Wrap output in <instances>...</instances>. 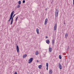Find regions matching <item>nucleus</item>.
<instances>
[{"label":"nucleus","mask_w":74,"mask_h":74,"mask_svg":"<svg viewBox=\"0 0 74 74\" xmlns=\"http://www.w3.org/2000/svg\"><path fill=\"white\" fill-rule=\"evenodd\" d=\"M27 56V54H25L23 56V58H25Z\"/></svg>","instance_id":"nucleus-15"},{"label":"nucleus","mask_w":74,"mask_h":74,"mask_svg":"<svg viewBox=\"0 0 74 74\" xmlns=\"http://www.w3.org/2000/svg\"><path fill=\"white\" fill-rule=\"evenodd\" d=\"M55 16L56 17L58 16V13H55Z\"/></svg>","instance_id":"nucleus-18"},{"label":"nucleus","mask_w":74,"mask_h":74,"mask_svg":"<svg viewBox=\"0 0 74 74\" xmlns=\"http://www.w3.org/2000/svg\"><path fill=\"white\" fill-rule=\"evenodd\" d=\"M19 47H18V45L16 46V51L17 52H19Z\"/></svg>","instance_id":"nucleus-7"},{"label":"nucleus","mask_w":74,"mask_h":74,"mask_svg":"<svg viewBox=\"0 0 74 74\" xmlns=\"http://www.w3.org/2000/svg\"><path fill=\"white\" fill-rule=\"evenodd\" d=\"M18 4H21V1H18Z\"/></svg>","instance_id":"nucleus-20"},{"label":"nucleus","mask_w":74,"mask_h":74,"mask_svg":"<svg viewBox=\"0 0 74 74\" xmlns=\"http://www.w3.org/2000/svg\"><path fill=\"white\" fill-rule=\"evenodd\" d=\"M69 48H70V47L69 46H68V47H67V48L66 49V51H68L69 50Z\"/></svg>","instance_id":"nucleus-23"},{"label":"nucleus","mask_w":74,"mask_h":74,"mask_svg":"<svg viewBox=\"0 0 74 74\" xmlns=\"http://www.w3.org/2000/svg\"><path fill=\"white\" fill-rule=\"evenodd\" d=\"M23 3H25V0H24L23 1Z\"/></svg>","instance_id":"nucleus-24"},{"label":"nucleus","mask_w":74,"mask_h":74,"mask_svg":"<svg viewBox=\"0 0 74 74\" xmlns=\"http://www.w3.org/2000/svg\"><path fill=\"white\" fill-rule=\"evenodd\" d=\"M47 10V8H46V9H45V10Z\"/></svg>","instance_id":"nucleus-30"},{"label":"nucleus","mask_w":74,"mask_h":74,"mask_svg":"<svg viewBox=\"0 0 74 74\" xmlns=\"http://www.w3.org/2000/svg\"><path fill=\"white\" fill-rule=\"evenodd\" d=\"M46 65V66L47 67V70H48V63H47Z\"/></svg>","instance_id":"nucleus-14"},{"label":"nucleus","mask_w":74,"mask_h":74,"mask_svg":"<svg viewBox=\"0 0 74 74\" xmlns=\"http://www.w3.org/2000/svg\"><path fill=\"white\" fill-rule=\"evenodd\" d=\"M33 58H31L29 59V60H28V63H30L31 62L33 61Z\"/></svg>","instance_id":"nucleus-3"},{"label":"nucleus","mask_w":74,"mask_h":74,"mask_svg":"<svg viewBox=\"0 0 74 74\" xmlns=\"http://www.w3.org/2000/svg\"><path fill=\"white\" fill-rule=\"evenodd\" d=\"M18 18V17H17L16 18V20H15L16 21H17V19Z\"/></svg>","instance_id":"nucleus-25"},{"label":"nucleus","mask_w":74,"mask_h":74,"mask_svg":"<svg viewBox=\"0 0 74 74\" xmlns=\"http://www.w3.org/2000/svg\"><path fill=\"white\" fill-rule=\"evenodd\" d=\"M54 43H55V40L53 39L52 40V44H54Z\"/></svg>","instance_id":"nucleus-16"},{"label":"nucleus","mask_w":74,"mask_h":74,"mask_svg":"<svg viewBox=\"0 0 74 74\" xmlns=\"http://www.w3.org/2000/svg\"><path fill=\"white\" fill-rule=\"evenodd\" d=\"M42 67V65H40L38 66V67L39 69H41Z\"/></svg>","instance_id":"nucleus-19"},{"label":"nucleus","mask_w":74,"mask_h":74,"mask_svg":"<svg viewBox=\"0 0 74 74\" xmlns=\"http://www.w3.org/2000/svg\"><path fill=\"white\" fill-rule=\"evenodd\" d=\"M38 62H39V61H38V60H37V62L38 63Z\"/></svg>","instance_id":"nucleus-29"},{"label":"nucleus","mask_w":74,"mask_h":74,"mask_svg":"<svg viewBox=\"0 0 74 74\" xmlns=\"http://www.w3.org/2000/svg\"><path fill=\"white\" fill-rule=\"evenodd\" d=\"M59 58L60 59H62V57H61V56L60 55L59 56Z\"/></svg>","instance_id":"nucleus-21"},{"label":"nucleus","mask_w":74,"mask_h":74,"mask_svg":"<svg viewBox=\"0 0 74 74\" xmlns=\"http://www.w3.org/2000/svg\"><path fill=\"white\" fill-rule=\"evenodd\" d=\"M17 8H20V5H17Z\"/></svg>","instance_id":"nucleus-22"},{"label":"nucleus","mask_w":74,"mask_h":74,"mask_svg":"<svg viewBox=\"0 0 74 74\" xmlns=\"http://www.w3.org/2000/svg\"><path fill=\"white\" fill-rule=\"evenodd\" d=\"M52 72H53V71H52V69H50L49 70V73L50 74H52Z\"/></svg>","instance_id":"nucleus-10"},{"label":"nucleus","mask_w":74,"mask_h":74,"mask_svg":"<svg viewBox=\"0 0 74 74\" xmlns=\"http://www.w3.org/2000/svg\"><path fill=\"white\" fill-rule=\"evenodd\" d=\"M55 13H59V10L58 9H57L56 10Z\"/></svg>","instance_id":"nucleus-12"},{"label":"nucleus","mask_w":74,"mask_h":74,"mask_svg":"<svg viewBox=\"0 0 74 74\" xmlns=\"http://www.w3.org/2000/svg\"><path fill=\"white\" fill-rule=\"evenodd\" d=\"M46 42L47 44H49V42H50V41L49 40H46Z\"/></svg>","instance_id":"nucleus-9"},{"label":"nucleus","mask_w":74,"mask_h":74,"mask_svg":"<svg viewBox=\"0 0 74 74\" xmlns=\"http://www.w3.org/2000/svg\"><path fill=\"white\" fill-rule=\"evenodd\" d=\"M15 14L14 15V16H13V17H12L10 25H12V22H13V19H14V16H15Z\"/></svg>","instance_id":"nucleus-4"},{"label":"nucleus","mask_w":74,"mask_h":74,"mask_svg":"<svg viewBox=\"0 0 74 74\" xmlns=\"http://www.w3.org/2000/svg\"><path fill=\"white\" fill-rule=\"evenodd\" d=\"M64 25H65V23L64 22Z\"/></svg>","instance_id":"nucleus-31"},{"label":"nucleus","mask_w":74,"mask_h":74,"mask_svg":"<svg viewBox=\"0 0 74 74\" xmlns=\"http://www.w3.org/2000/svg\"><path fill=\"white\" fill-rule=\"evenodd\" d=\"M17 72H15V73H14V74H17Z\"/></svg>","instance_id":"nucleus-26"},{"label":"nucleus","mask_w":74,"mask_h":74,"mask_svg":"<svg viewBox=\"0 0 74 74\" xmlns=\"http://www.w3.org/2000/svg\"><path fill=\"white\" fill-rule=\"evenodd\" d=\"M38 52L37 51L35 52V55H38Z\"/></svg>","instance_id":"nucleus-17"},{"label":"nucleus","mask_w":74,"mask_h":74,"mask_svg":"<svg viewBox=\"0 0 74 74\" xmlns=\"http://www.w3.org/2000/svg\"><path fill=\"white\" fill-rule=\"evenodd\" d=\"M49 51L50 52H51L52 51V49L51 48V47H49Z\"/></svg>","instance_id":"nucleus-8"},{"label":"nucleus","mask_w":74,"mask_h":74,"mask_svg":"<svg viewBox=\"0 0 74 74\" xmlns=\"http://www.w3.org/2000/svg\"><path fill=\"white\" fill-rule=\"evenodd\" d=\"M57 28V24L55 23V25L53 28L54 30H56Z\"/></svg>","instance_id":"nucleus-2"},{"label":"nucleus","mask_w":74,"mask_h":74,"mask_svg":"<svg viewBox=\"0 0 74 74\" xmlns=\"http://www.w3.org/2000/svg\"><path fill=\"white\" fill-rule=\"evenodd\" d=\"M46 38H48V36H46Z\"/></svg>","instance_id":"nucleus-27"},{"label":"nucleus","mask_w":74,"mask_h":74,"mask_svg":"<svg viewBox=\"0 0 74 74\" xmlns=\"http://www.w3.org/2000/svg\"><path fill=\"white\" fill-rule=\"evenodd\" d=\"M73 4L74 5V0H73Z\"/></svg>","instance_id":"nucleus-28"},{"label":"nucleus","mask_w":74,"mask_h":74,"mask_svg":"<svg viewBox=\"0 0 74 74\" xmlns=\"http://www.w3.org/2000/svg\"><path fill=\"white\" fill-rule=\"evenodd\" d=\"M14 11H13L10 14V18L9 20L8 21V22H10V20L12 19V16H13V15L14 14Z\"/></svg>","instance_id":"nucleus-1"},{"label":"nucleus","mask_w":74,"mask_h":74,"mask_svg":"<svg viewBox=\"0 0 74 74\" xmlns=\"http://www.w3.org/2000/svg\"><path fill=\"white\" fill-rule=\"evenodd\" d=\"M47 22H48V19L47 18H46L45 22V25H46L47 24Z\"/></svg>","instance_id":"nucleus-6"},{"label":"nucleus","mask_w":74,"mask_h":74,"mask_svg":"<svg viewBox=\"0 0 74 74\" xmlns=\"http://www.w3.org/2000/svg\"><path fill=\"white\" fill-rule=\"evenodd\" d=\"M36 32L37 34H39V29L38 28H37L36 29Z\"/></svg>","instance_id":"nucleus-11"},{"label":"nucleus","mask_w":74,"mask_h":74,"mask_svg":"<svg viewBox=\"0 0 74 74\" xmlns=\"http://www.w3.org/2000/svg\"><path fill=\"white\" fill-rule=\"evenodd\" d=\"M68 36L69 35H68V34L67 33H66L65 34V37H68Z\"/></svg>","instance_id":"nucleus-13"},{"label":"nucleus","mask_w":74,"mask_h":74,"mask_svg":"<svg viewBox=\"0 0 74 74\" xmlns=\"http://www.w3.org/2000/svg\"><path fill=\"white\" fill-rule=\"evenodd\" d=\"M59 67L60 69V70H62V65H61V64L60 63H59Z\"/></svg>","instance_id":"nucleus-5"}]
</instances>
